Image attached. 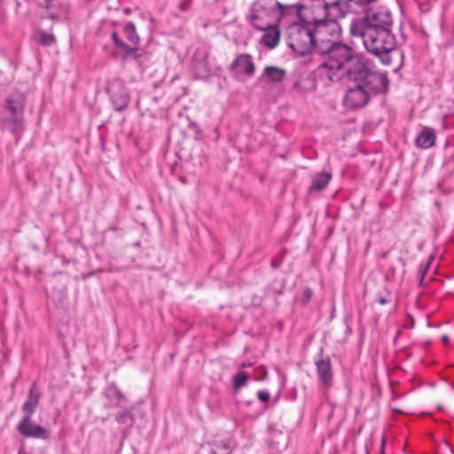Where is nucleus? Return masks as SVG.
Returning a JSON list of instances; mask_svg holds the SVG:
<instances>
[{
  "mask_svg": "<svg viewBox=\"0 0 454 454\" xmlns=\"http://www.w3.org/2000/svg\"><path fill=\"white\" fill-rule=\"evenodd\" d=\"M123 33L126 39L130 43L131 45L129 47H135L136 51L137 50V45L139 44L140 39L136 31V27L134 23L127 22L123 26Z\"/></svg>",
  "mask_w": 454,
  "mask_h": 454,
  "instance_id": "nucleus-19",
  "label": "nucleus"
},
{
  "mask_svg": "<svg viewBox=\"0 0 454 454\" xmlns=\"http://www.w3.org/2000/svg\"><path fill=\"white\" fill-rule=\"evenodd\" d=\"M288 46L300 55L312 53L318 56L320 66L329 69L330 56L341 46H348L330 39H325V32L317 31V24H313V28L301 24H292L287 28Z\"/></svg>",
  "mask_w": 454,
  "mask_h": 454,
  "instance_id": "nucleus-2",
  "label": "nucleus"
},
{
  "mask_svg": "<svg viewBox=\"0 0 454 454\" xmlns=\"http://www.w3.org/2000/svg\"><path fill=\"white\" fill-rule=\"evenodd\" d=\"M332 179V175L328 172H320L313 176L311 184L308 189L309 193L318 192L326 188Z\"/></svg>",
  "mask_w": 454,
  "mask_h": 454,
  "instance_id": "nucleus-14",
  "label": "nucleus"
},
{
  "mask_svg": "<svg viewBox=\"0 0 454 454\" xmlns=\"http://www.w3.org/2000/svg\"><path fill=\"white\" fill-rule=\"evenodd\" d=\"M262 31H264V34L261 38L262 43L270 49H274L278 44L280 38V30L278 23L266 27Z\"/></svg>",
  "mask_w": 454,
  "mask_h": 454,
  "instance_id": "nucleus-12",
  "label": "nucleus"
},
{
  "mask_svg": "<svg viewBox=\"0 0 454 454\" xmlns=\"http://www.w3.org/2000/svg\"><path fill=\"white\" fill-rule=\"evenodd\" d=\"M115 419L119 424H127L129 422V425L131 426L134 423L133 414L127 409L120 411L116 415Z\"/></svg>",
  "mask_w": 454,
  "mask_h": 454,
  "instance_id": "nucleus-23",
  "label": "nucleus"
},
{
  "mask_svg": "<svg viewBox=\"0 0 454 454\" xmlns=\"http://www.w3.org/2000/svg\"><path fill=\"white\" fill-rule=\"evenodd\" d=\"M40 397L41 395L38 392H35V383H33L29 389L27 399L22 405V411L24 412L23 417H32L36 410Z\"/></svg>",
  "mask_w": 454,
  "mask_h": 454,
  "instance_id": "nucleus-11",
  "label": "nucleus"
},
{
  "mask_svg": "<svg viewBox=\"0 0 454 454\" xmlns=\"http://www.w3.org/2000/svg\"><path fill=\"white\" fill-rule=\"evenodd\" d=\"M25 97L20 92L10 94L5 100V109L10 117H23Z\"/></svg>",
  "mask_w": 454,
  "mask_h": 454,
  "instance_id": "nucleus-10",
  "label": "nucleus"
},
{
  "mask_svg": "<svg viewBox=\"0 0 454 454\" xmlns=\"http://www.w3.org/2000/svg\"><path fill=\"white\" fill-rule=\"evenodd\" d=\"M56 43V38L53 34L48 33L44 30L39 31V43L43 46H51Z\"/></svg>",
  "mask_w": 454,
  "mask_h": 454,
  "instance_id": "nucleus-22",
  "label": "nucleus"
},
{
  "mask_svg": "<svg viewBox=\"0 0 454 454\" xmlns=\"http://www.w3.org/2000/svg\"><path fill=\"white\" fill-rule=\"evenodd\" d=\"M263 75L270 82L278 83L286 77V71L278 67L268 66L263 70Z\"/></svg>",
  "mask_w": 454,
  "mask_h": 454,
  "instance_id": "nucleus-16",
  "label": "nucleus"
},
{
  "mask_svg": "<svg viewBox=\"0 0 454 454\" xmlns=\"http://www.w3.org/2000/svg\"><path fill=\"white\" fill-rule=\"evenodd\" d=\"M18 432L27 438L47 440L50 437V431L39 425L33 423L31 418L23 417L17 425Z\"/></svg>",
  "mask_w": 454,
  "mask_h": 454,
  "instance_id": "nucleus-7",
  "label": "nucleus"
},
{
  "mask_svg": "<svg viewBox=\"0 0 454 454\" xmlns=\"http://www.w3.org/2000/svg\"><path fill=\"white\" fill-rule=\"evenodd\" d=\"M384 445H385V440H384V439H382V442H381V447H382V449L384 448Z\"/></svg>",
  "mask_w": 454,
  "mask_h": 454,
  "instance_id": "nucleus-37",
  "label": "nucleus"
},
{
  "mask_svg": "<svg viewBox=\"0 0 454 454\" xmlns=\"http://www.w3.org/2000/svg\"><path fill=\"white\" fill-rule=\"evenodd\" d=\"M43 18L50 19L54 21L59 20V15L57 13H55L53 12H50V11L43 15Z\"/></svg>",
  "mask_w": 454,
  "mask_h": 454,
  "instance_id": "nucleus-28",
  "label": "nucleus"
},
{
  "mask_svg": "<svg viewBox=\"0 0 454 454\" xmlns=\"http://www.w3.org/2000/svg\"><path fill=\"white\" fill-rule=\"evenodd\" d=\"M249 376L246 372L240 371L236 373L233 377V387L234 389H239L247 384Z\"/></svg>",
  "mask_w": 454,
  "mask_h": 454,
  "instance_id": "nucleus-21",
  "label": "nucleus"
},
{
  "mask_svg": "<svg viewBox=\"0 0 454 454\" xmlns=\"http://www.w3.org/2000/svg\"><path fill=\"white\" fill-rule=\"evenodd\" d=\"M257 396L261 402L265 403L270 400V394L266 390H260L257 392Z\"/></svg>",
  "mask_w": 454,
  "mask_h": 454,
  "instance_id": "nucleus-26",
  "label": "nucleus"
},
{
  "mask_svg": "<svg viewBox=\"0 0 454 454\" xmlns=\"http://www.w3.org/2000/svg\"><path fill=\"white\" fill-rule=\"evenodd\" d=\"M299 85V82H295L294 84V87L297 88Z\"/></svg>",
  "mask_w": 454,
  "mask_h": 454,
  "instance_id": "nucleus-38",
  "label": "nucleus"
},
{
  "mask_svg": "<svg viewBox=\"0 0 454 454\" xmlns=\"http://www.w3.org/2000/svg\"><path fill=\"white\" fill-rule=\"evenodd\" d=\"M442 341L443 342H448V337L447 336H443L442 337Z\"/></svg>",
  "mask_w": 454,
  "mask_h": 454,
  "instance_id": "nucleus-35",
  "label": "nucleus"
},
{
  "mask_svg": "<svg viewBox=\"0 0 454 454\" xmlns=\"http://www.w3.org/2000/svg\"><path fill=\"white\" fill-rule=\"evenodd\" d=\"M112 38H113V41L114 43V44L117 47L124 50V51H125L124 52V58L130 57L131 55H133L136 52V48L135 47H129V44H127L122 40H121V38L119 37V35H118V34L116 32H113Z\"/></svg>",
  "mask_w": 454,
  "mask_h": 454,
  "instance_id": "nucleus-20",
  "label": "nucleus"
},
{
  "mask_svg": "<svg viewBox=\"0 0 454 454\" xmlns=\"http://www.w3.org/2000/svg\"><path fill=\"white\" fill-rule=\"evenodd\" d=\"M392 23L390 12L387 9H379L367 12L365 17L355 20L350 25H364V27H373L380 29H391Z\"/></svg>",
  "mask_w": 454,
  "mask_h": 454,
  "instance_id": "nucleus-6",
  "label": "nucleus"
},
{
  "mask_svg": "<svg viewBox=\"0 0 454 454\" xmlns=\"http://www.w3.org/2000/svg\"><path fill=\"white\" fill-rule=\"evenodd\" d=\"M44 6L48 10V12H49L51 8L55 7V3H54L53 0H45V5Z\"/></svg>",
  "mask_w": 454,
  "mask_h": 454,
  "instance_id": "nucleus-29",
  "label": "nucleus"
},
{
  "mask_svg": "<svg viewBox=\"0 0 454 454\" xmlns=\"http://www.w3.org/2000/svg\"><path fill=\"white\" fill-rule=\"evenodd\" d=\"M192 6V0H183L179 4V9L182 12H187L191 9Z\"/></svg>",
  "mask_w": 454,
  "mask_h": 454,
  "instance_id": "nucleus-27",
  "label": "nucleus"
},
{
  "mask_svg": "<svg viewBox=\"0 0 454 454\" xmlns=\"http://www.w3.org/2000/svg\"><path fill=\"white\" fill-rule=\"evenodd\" d=\"M319 383L325 389L333 386V371L329 357H320L315 362Z\"/></svg>",
  "mask_w": 454,
  "mask_h": 454,
  "instance_id": "nucleus-8",
  "label": "nucleus"
},
{
  "mask_svg": "<svg viewBox=\"0 0 454 454\" xmlns=\"http://www.w3.org/2000/svg\"><path fill=\"white\" fill-rule=\"evenodd\" d=\"M306 294H307L308 297H310V295H311L310 290H307L306 291Z\"/></svg>",
  "mask_w": 454,
  "mask_h": 454,
  "instance_id": "nucleus-34",
  "label": "nucleus"
},
{
  "mask_svg": "<svg viewBox=\"0 0 454 454\" xmlns=\"http://www.w3.org/2000/svg\"><path fill=\"white\" fill-rule=\"evenodd\" d=\"M297 4L284 5L278 0H257L251 7L249 20L258 30L277 24L289 10L294 11Z\"/></svg>",
  "mask_w": 454,
  "mask_h": 454,
  "instance_id": "nucleus-5",
  "label": "nucleus"
},
{
  "mask_svg": "<svg viewBox=\"0 0 454 454\" xmlns=\"http://www.w3.org/2000/svg\"><path fill=\"white\" fill-rule=\"evenodd\" d=\"M329 78L338 81L341 78L353 82L344 97V105L356 109L367 105L372 95L384 93L388 86L386 73L374 71L369 60L350 46H341L330 56Z\"/></svg>",
  "mask_w": 454,
  "mask_h": 454,
  "instance_id": "nucleus-1",
  "label": "nucleus"
},
{
  "mask_svg": "<svg viewBox=\"0 0 454 454\" xmlns=\"http://www.w3.org/2000/svg\"><path fill=\"white\" fill-rule=\"evenodd\" d=\"M253 303H254V305H257V306H258V305L260 304V301H259L258 300H255V301H253Z\"/></svg>",
  "mask_w": 454,
  "mask_h": 454,
  "instance_id": "nucleus-36",
  "label": "nucleus"
},
{
  "mask_svg": "<svg viewBox=\"0 0 454 454\" xmlns=\"http://www.w3.org/2000/svg\"><path fill=\"white\" fill-rule=\"evenodd\" d=\"M407 317L411 320V325H407V324H406V325H403V327H404V328H412V327H413V325H414V319H413V317H412L411 316H410V315H407Z\"/></svg>",
  "mask_w": 454,
  "mask_h": 454,
  "instance_id": "nucleus-31",
  "label": "nucleus"
},
{
  "mask_svg": "<svg viewBox=\"0 0 454 454\" xmlns=\"http://www.w3.org/2000/svg\"><path fill=\"white\" fill-rule=\"evenodd\" d=\"M211 451L213 454H230L231 450L228 442H220L214 445Z\"/></svg>",
  "mask_w": 454,
  "mask_h": 454,
  "instance_id": "nucleus-24",
  "label": "nucleus"
},
{
  "mask_svg": "<svg viewBox=\"0 0 454 454\" xmlns=\"http://www.w3.org/2000/svg\"><path fill=\"white\" fill-rule=\"evenodd\" d=\"M349 31L353 37L362 40L369 54L377 58L384 66L391 65L394 54L397 53L396 39L392 29L350 25Z\"/></svg>",
  "mask_w": 454,
  "mask_h": 454,
  "instance_id": "nucleus-3",
  "label": "nucleus"
},
{
  "mask_svg": "<svg viewBox=\"0 0 454 454\" xmlns=\"http://www.w3.org/2000/svg\"><path fill=\"white\" fill-rule=\"evenodd\" d=\"M297 4L299 9L309 11L312 15V24H317V31L325 32L332 37L338 36L340 27L337 22L338 19L344 18L347 12H352L349 7V1L336 0L327 3L325 0H303Z\"/></svg>",
  "mask_w": 454,
  "mask_h": 454,
  "instance_id": "nucleus-4",
  "label": "nucleus"
},
{
  "mask_svg": "<svg viewBox=\"0 0 454 454\" xmlns=\"http://www.w3.org/2000/svg\"><path fill=\"white\" fill-rule=\"evenodd\" d=\"M199 66L201 67V68H202V71H198L199 74L201 77H207L210 73V69L208 68L207 62L205 60H203V61L200 62Z\"/></svg>",
  "mask_w": 454,
  "mask_h": 454,
  "instance_id": "nucleus-25",
  "label": "nucleus"
},
{
  "mask_svg": "<svg viewBox=\"0 0 454 454\" xmlns=\"http://www.w3.org/2000/svg\"><path fill=\"white\" fill-rule=\"evenodd\" d=\"M378 302H379L380 305H385V304H387V303H388V302H389V300H388V299H387L386 297L380 296V297L378 298Z\"/></svg>",
  "mask_w": 454,
  "mask_h": 454,
  "instance_id": "nucleus-30",
  "label": "nucleus"
},
{
  "mask_svg": "<svg viewBox=\"0 0 454 454\" xmlns=\"http://www.w3.org/2000/svg\"><path fill=\"white\" fill-rule=\"evenodd\" d=\"M105 396L108 399V407H117L126 398L114 383L109 384L104 390Z\"/></svg>",
  "mask_w": 454,
  "mask_h": 454,
  "instance_id": "nucleus-15",
  "label": "nucleus"
},
{
  "mask_svg": "<svg viewBox=\"0 0 454 454\" xmlns=\"http://www.w3.org/2000/svg\"><path fill=\"white\" fill-rule=\"evenodd\" d=\"M4 129L12 132L17 138L23 129V117H5L2 121Z\"/></svg>",
  "mask_w": 454,
  "mask_h": 454,
  "instance_id": "nucleus-18",
  "label": "nucleus"
},
{
  "mask_svg": "<svg viewBox=\"0 0 454 454\" xmlns=\"http://www.w3.org/2000/svg\"><path fill=\"white\" fill-rule=\"evenodd\" d=\"M435 139L434 130L428 127H423L416 137V145L422 149H428L434 145Z\"/></svg>",
  "mask_w": 454,
  "mask_h": 454,
  "instance_id": "nucleus-13",
  "label": "nucleus"
},
{
  "mask_svg": "<svg viewBox=\"0 0 454 454\" xmlns=\"http://www.w3.org/2000/svg\"><path fill=\"white\" fill-rule=\"evenodd\" d=\"M111 100L114 109L118 112H121L128 107L129 96L126 90L121 89L120 91L111 95Z\"/></svg>",
  "mask_w": 454,
  "mask_h": 454,
  "instance_id": "nucleus-17",
  "label": "nucleus"
},
{
  "mask_svg": "<svg viewBox=\"0 0 454 454\" xmlns=\"http://www.w3.org/2000/svg\"><path fill=\"white\" fill-rule=\"evenodd\" d=\"M250 366H252V364L249 363V362H247V363L244 362V363L241 364V367L242 368H247V367H250Z\"/></svg>",
  "mask_w": 454,
  "mask_h": 454,
  "instance_id": "nucleus-32",
  "label": "nucleus"
},
{
  "mask_svg": "<svg viewBox=\"0 0 454 454\" xmlns=\"http://www.w3.org/2000/svg\"><path fill=\"white\" fill-rule=\"evenodd\" d=\"M271 266H272V268H278V264H277L274 262H272Z\"/></svg>",
  "mask_w": 454,
  "mask_h": 454,
  "instance_id": "nucleus-33",
  "label": "nucleus"
},
{
  "mask_svg": "<svg viewBox=\"0 0 454 454\" xmlns=\"http://www.w3.org/2000/svg\"><path fill=\"white\" fill-rule=\"evenodd\" d=\"M231 70L236 74L252 76L254 73V64L249 54L239 55L231 63Z\"/></svg>",
  "mask_w": 454,
  "mask_h": 454,
  "instance_id": "nucleus-9",
  "label": "nucleus"
}]
</instances>
